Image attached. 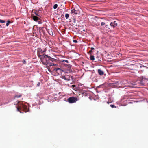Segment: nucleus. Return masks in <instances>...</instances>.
I'll list each match as a JSON object with an SVG mask.
<instances>
[{"instance_id": "10", "label": "nucleus", "mask_w": 148, "mask_h": 148, "mask_svg": "<svg viewBox=\"0 0 148 148\" xmlns=\"http://www.w3.org/2000/svg\"><path fill=\"white\" fill-rule=\"evenodd\" d=\"M43 52L42 51V50L41 49H39L38 50L37 54H40L43 53Z\"/></svg>"}, {"instance_id": "11", "label": "nucleus", "mask_w": 148, "mask_h": 148, "mask_svg": "<svg viewBox=\"0 0 148 148\" xmlns=\"http://www.w3.org/2000/svg\"><path fill=\"white\" fill-rule=\"evenodd\" d=\"M38 55V57L40 58V59L42 60L44 58V55H45L44 54L43 55H42L40 54H37Z\"/></svg>"}, {"instance_id": "1", "label": "nucleus", "mask_w": 148, "mask_h": 148, "mask_svg": "<svg viewBox=\"0 0 148 148\" xmlns=\"http://www.w3.org/2000/svg\"><path fill=\"white\" fill-rule=\"evenodd\" d=\"M16 102H17V104H18V106L17 107L18 111H19L21 109H23L25 112L29 111V109L27 108V106L24 105L22 103L23 102L19 101H17Z\"/></svg>"}, {"instance_id": "22", "label": "nucleus", "mask_w": 148, "mask_h": 148, "mask_svg": "<svg viewBox=\"0 0 148 148\" xmlns=\"http://www.w3.org/2000/svg\"><path fill=\"white\" fill-rule=\"evenodd\" d=\"M114 25V23H113V22H111L110 24V25L113 28H114V26H113Z\"/></svg>"}, {"instance_id": "27", "label": "nucleus", "mask_w": 148, "mask_h": 148, "mask_svg": "<svg viewBox=\"0 0 148 148\" xmlns=\"http://www.w3.org/2000/svg\"><path fill=\"white\" fill-rule=\"evenodd\" d=\"M89 98L90 100H91L92 99V96H90L89 97Z\"/></svg>"}, {"instance_id": "29", "label": "nucleus", "mask_w": 148, "mask_h": 148, "mask_svg": "<svg viewBox=\"0 0 148 148\" xmlns=\"http://www.w3.org/2000/svg\"><path fill=\"white\" fill-rule=\"evenodd\" d=\"M65 80H67V81H69L70 80V79L69 78H66L65 77H64V79Z\"/></svg>"}, {"instance_id": "3", "label": "nucleus", "mask_w": 148, "mask_h": 148, "mask_svg": "<svg viewBox=\"0 0 148 148\" xmlns=\"http://www.w3.org/2000/svg\"><path fill=\"white\" fill-rule=\"evenodd\" d=\"M68 101L70 103H75L78 100L76 97H70L68 99Z\"/></svg>"}, {"instance_id": "16", "label": "nucleus", "mask_w": 148, "mask_h": 148, "mask_svg": "<svg viewBox=\"0 0 148 148\" xmlns=\"http://www.w3.org/2000/svg\"><path fill=\"white\" fill-rule=\"evenodd\" d=\"M100 60L99 59H98L97 60H96V59L95 60V58H94V56H93V61H95L94 62H98L99 61H100Z\"/></svg>"}, {"instance_id": "14", "label": "nucleus", "mask_w": 148, "mask_h": 148, "mask_svg": "<svg viewBox=\"0 0 148 148\" xmlns=\"http://www.w3.org/2000/svg\"><path fill=\"white\" fill-rule=\"evenodd\" d=\"M113 23H114V24L113 26H114V28L116 27V26H117V24L116 23V21H114V22H113Z\"/></svg>"}, {"instance_id": "32", "label": "nucleus", "mask_w": 148, "mask_h": 148, "mask_svg": "<svg viewBox=\"0 0 148 148\" xmlns=\"http://www.w3.org/2000/svg\"><path fill=\"white\" fill-rule=\"evenodd\" d=\"M72 87H73V88H74L75 87V85H72Z\"/></svg>"}, {"instance_id": "15", "label": "nucleus", "mask_w": 148, "mask_h": 148, "mask_svg": "<svg viewBox=\"0 0 148 148\" xmlns=\"http://www.w3.org/2000/svg\"><path fill=\"white\" fill-rule=\"evenodd\" d=\"M21 94H19V95H16L14 96V97L18 98L21 97Z\"/></svg>"}, {"instance_id": "34", "label": "nucleus", "mask_w": 148, "mask_h": 148, "mask_svg": "<svg viewBox=\"0 0 148 148\" xmlns=\"http://www.w3.org/2000/svg\"><path fill=\"white\" fill-rule=\"evenodd\" d=\"M81 92L83 94H84V93H85L84 92V91H81Z\"/></svg>"}, {"instance_id": "24", "label": "nucleus", "mask_w": 148, "mask_h": 148, "mask_svg": "<svg viewBox=\"0 0 148 148\" xmlns=\"http://www.w3.org/2000/svg\"><path fill=\"white\" fill-rule=\"evenodd\" d=\"M66 62L67 63H69V62L68 61V60H63L62 61V62Z\"/></svg>"}, {"instance_id": "25", "label": "nucleus", "mask_w": 148, "mask_h": 148, "mask_svg": "<svg viewBox=\"0 0 148 148\" xmlns=\"http://www.w3.org/2000/svg\"><path fill=\"white\" fill-rule=\"evenodd\" d=\"M57 65L56 64H54V63H51V64L50 65V66H56Z\"/></svg>"}, {"instance_id": "9", "label": "nucleus", "mask_w": 148, "mask_h": 148, "mask_svg": "<svg viewBox=\"0 0 148 148\" xmlns=\"http://www.w3.org/2000/svg\"><path fill=\"white\" fill-rule=\"evenodd\" d=\"M71 14H77V12L76 10L73 9L71 10Z\"/></svg>"}, {"instance_id": "30", "label": "nucleus", "mask_w": 148, "mask_h": 148, "mask_svg": "<svg viewBox=\"0 0 148 148\" xmlns=\"http://www.w3.org/2000/svg\"><path fill=\"white\" fill-rule=\"evenodd\" d=\"M93 13H94V12L95 13V12L97 11V10L93 8Z\"/></svg>"}, {"instance_id": "20", "label": "nucleus", "mask_w": 148, "mask_h": 148, "mask_svg": "<svg viewBox=\"0 0 148 148\" xmlns=\"http://www.w3.org/2000/svg\"><path fill=\"white\" fill-rule=\"evenodd\" d=\"M10 23V21L9 20H8L7 21V23L6 24V25L7 26H8L9 25V23Z\"/></svg>"}, {"instance_id": "17", "label": "nucleus", "mask_w": 148, "mask_h": 148, "mask_svg": "<svg viewBox=\"0 0 148 148\" xmlns=\"http://www.w3.org/2000/svg\"><path fill=\"white\" fill-rule=\"evenodd\" d=\"M58 70H61V69L60 68H55L54 69V71H55L56 72H57Z\"/></svg>"}, {"instance_id": "38", "label": "nucleus", "mask_w": 148, "mask_h": 148, "mask_svg": "<svg viewBox=\"0 0 148 148\" xmlns=\"http://www.w3.org/2000/svg\"><path fill=\"white\" fill-rule=\"evenodd\" d=\"M32 15H33V14H32ZM32 16H33V15H32Z\"/></svg>"}, {"instance_id": "13", "label": "nucleus", "mask_w": 148, "mask_h": 148, "mask_svg": "<svg viewBox=\"0 0 148 148\" xmlns=\"http://www.w3.org/2000/svg\"><path fill=\"white\" fill-rule=\"evenodd\" d=\"M95 19V20H96V21H97V23H99L100 22V21H101V19L99 18H97V20L96 18H95L93 17V19Z\"/></svg>"}, {"instance_id": "36", "label": "nucleus", "mask_w": 148, "mask_h": 148, "mask_svg": "<svg viewBox=\"0 0 148 148\" xmlns=\"http://www.w3.org/2000/svg\"><path fill=\"white\" fill-rule=\"evenodd\" d=\"M111 103V102H107V103L108 104H109L110 103Z\"/></svg>"}, {"instance_id": "8", "label": "nucleus", "mask_w": 148, "mask_h": 148, "mask_svg": "<svg viewBox=\"0 0 148 148\" xmlns=\"http://www.w3.org/2000/svg\"><path fill=\"white\" fill-rule=\"evenodd\" d=\"M33 19L34 21H37L39 19V18L37 16H33Z\"/></svg>"}, {"instance_id": "2", "label": "nucleus", "mask_w": 148, "mask_h": 148, "mask_svg": "<svg viewBox=\"0 0 148 148\" xmlns=\"http://www.w3.org/2000/svg\"><path fill=\"white\" fill-rule=\"evenodd\" d=\"M139 83L142 86H146L148 85V79L142 76L138 78Z\"/></svg>"}, {"instance_id": "37", "label": "nucleus", "mask_w": 148, "mask_h": 148, "mask_svg": "<svg viewBox=\"0 0 148 148\" xmlns=\"http://www.w3.org/2000/svg\"><path fill=\"white\" fill-rule=\"evenodd\" d=\"M94 71V70H93V73H94V72H93Z\"/></svg>"}, {"instance_id": "5", "label": "nucleus", "mask_w": 148, "mask_h": 148, "mask_svg": "<svg viewBox=\"0 0 148 148\" xmlns=\"http://www.w3.org/2000/svg\"><path fill=\"white\" fill-rule=\"evenodd\" d=\"M51 63H50L47 61H46V62L45 63L42 62V63L43 64H44L46 66L47 68L48 69L49 71H50V70L49 69V66H50Z\"/></svg>"}, {"instance_id": "18", "label": "nucleus", "mask_w": 148, "mask_h": 148, "mask_svg": "<svg viewBox=\"0 0 148 148\" xmlns=\"http://www.w3.org/2000/svg\"><path fill=\"white\" fill-rule=\"evenodd\" d=\"M58 7V5L57 4H55L53 6V8L54 9H56Z\"/></svg>"}, {"instance_id": "19", "label": "nucleus", "mask_w": 148, "mask_h": 148, "mask_svg": "<svg viewBox=\"0 0 148 148\" xmlns=\"http://www.w3.org/2000/svg\"><path fill=\"white\" fill-rule=\"evenodd\" d=\"M65 17L66 19H68L69 17V14L67 13L65 15Z\"/></svg>"}, {"instance_id": "21", "label": "nucleus", "mask_w": 148, "mask_h": 148, "mask_svg": "<svg viewBox=\"0 0 148 148\" xmlns=\"http://www.w3.org/2000/svg\"><path fill=\"white\" fill-rule=\"evenodd\" d=\"M110 106L112 108H116V106H115L114 105H110Z\"/></svg>"}, {"instance_id": "23", "label": "nucleus", "mask_w": 148, "mask_h": 148, "mask_svg": "<svg viewBox=\"0 0 148 148\" xmlns=\"http://www.w3.org/2000/svg\"><path fill=\"white\" fill-rule=\"evenodd\" d=\"M0 22L1 23H4L5 22V21L4 20L0 19Z\"/></svg>"}, {"instance_id": "35", "label": "nucleus", "mask_w": 148, "mask_h": 148, "mask_svg": "<svg viewBox=\"0 0 148 148\" xmlns=\"http://www.w3.org/2000/svg\"><path fill=\"white\" fill-rule=\"evenodd\" d=\"M42 23L41 21H38L39 24H41Z\"/></svg>"}, {"instance_id": "39", "label": "nucleus", "mask_w": 148, "mask_h": 148, "mask_svg": "<svg viewBox=\"0 0 148 148\" xmlns=\"http://www.w3.org/2000/svg\"><path fill=\"white\" fill-rule=\"evenodd\" d=\"M98 24L99 25V23H98Z\"/></svg>"}, {"instance_id": "26", "label": "nucleus", "mask_w": 148, "mask_h": 148, "mask_svg": "<svg viewBox=\"0 0 148 148\" xmlns=\"http://www.w3.org/2000/svg\"><path fill=\"white\" fill-rule=\"evenodd\" d=\"M101 26H103L105 24V23L103 22H102L101 23Z\"/></svg>"}, {"instance_id": "4", "label": "nucleus", "mask_w": 148, "mask_h": 148, "mask_svg": "<svg viewBox=\"0 0 148 148\" xmlns=\"http://www.w3.org/2000/svg\"><path fill=\"white\" fill-rule=\"evenodd\" d=\"M43 56L44 58H47L49 60H50L52 62L55 61L56 60V59L53 58L47 55H44Z\"/></svg>"}, {"instance_id": "28", "label": "nucleus", "mask_w": 148, "mask_h": 148, "mask_svg": "<svg viewBox=\"0 0 148 148\" xmlns=\"http://www.w3.org/2000/svg\"><path fill=\"white\" fill-rule=\"evenodd\" d=\"M73 41L74 43H76L77 42V41L76 40H73Z\"/></svg>"}, {"instance_id": "12", "label": "nucleus", "mask_w": 148, "mask_h": 148, "mask_svg": "<svg viewBox=\"0 0 148 148\" xmlns=\"http://www.w3.org/2000/svg\"><path fill=\"white\" fill-rule=\"evenodd\" d=\"M32 12L33 13L35 14L36 15L39 16L38 15V14L37 13V11H36L35 10H32Z\"/></svg>"}, {"instance_id": "7", "label": "nucleus", "mask_w": 148, "mask_h": 148, "mask_svg": "<svg viewBox=\"0 0 148 148\" xmlns=\"http://www.w3.org/2000/svg\"><path fill=\"white\" fill-rule=\"evenodd\" d=\"M98 72L99 74L101 75H103L104 74L103 71L102 70L100 69H98Z\"/></svg>"}, {"instance_id": "6", "label": "nucleus", "mask_w": 148, "mask_h": 148, "mask_svg": "<svg viewBox=\"0 0 148 148\" xmlns=\"http://www.w3.org/2000/svg\"><path fill=\"white\" fill-rule=\"evenodd\" d=\"M92 47H91V50L89 51L88 52V53L90 55V60H92V55L91 54V53L92 52Z\"/></svg>"}, {"instance_id": "31", "label": "nucleus", "mask_w": 148, "mask_h": 148, "mask_svg": "<svg viewBox=\"0 0 148 148\" xmlns=\"http://www.w3.org/2000/svg\"><path fill=\"white\" fill-rule=\"evenodd\" d=\"M23 64H26V61H25V60H23Z\"/></svg>"}, {"instance_id": "33", "label": "nucleus", "mask_w": 148, "mask_h": 148, "mask_svg": "<svg viewBox=\"0 0 148 148\" xmlns=\"http://www.w3.org/2000/svg\"><path fill=\"white\" fill-rule=\"evenodd\" d=\"M40 84V83L39 82H38V84H37V85L38 86H39Z\"/></svg>"}]
</instances>
